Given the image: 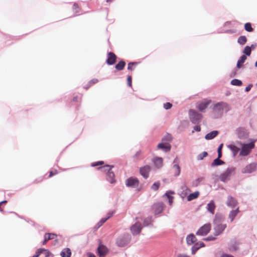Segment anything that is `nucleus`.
Returning <instances> with one entry per match:
<instances>
[{"mask_svg":"<svg viewBox=\"0 0 257 257\" xmlns=\"http://www.w3.org/2000/svg\"><path fill=\"white\" fill-rule=\"evenodd\" d=\"M231 109L230 105L224 101L218 102L214 105L213 111L217 117L221 116L223 112L227 113Z\"/></svg>","mask_w":257,"mask_h":257,"instance_id":"1","label":"nucleus"},{"mask_svg":"<svg viewBox=\"0 0 257 257\" xmlns=\"http://www.w3.org/2000/svg\"><path fill=\"white\" fill-rule=\"evenodd\" d=\"M213 223L215 225L214 227V235L218 236L221 234L226 228V224L221 223L220 222V220L216 215L215 216Z\"/></svg>","mask_w":257,"mask_h":257,"instance_id":"2","label":"nucleus"},{"mask_svg":"<svg viewBox=\"0 0 257 257\" xmlns=\"http://www.w3.org/2000/svg\"><path fill=\"white\" fill-rule=\"evenodd\" d=\"M113 167V166L105 165L103 167H99V169H101L102 171L106 173V179L110 183L112 184L115 182L114 174L111 171V169Z\"/></svg>","mask_w":257,"mask_h":257,"instance_id":"3","label":"nucleus"},{"mask_svg":"<svg viewBox=\"0 0 257 257\" xmlns=\"http://www.w3.org/2000/svg\"><path fill=\"white\" fill-rule=\"evenodd\" d=\"M131 235L128 233H125L119 236L116 239V244L120 247L126 245L131 240Z\"/></svg>","mask_w":257,"mask_h":257,"instance_id":"4","label":"nucleus"},{"mask_svg":"<svg viewBox=\"0 0 257 257\" xmlns=\"http://www.w3.org/2000/svg\"><path fill=\"white\" fill-rule=\"evenodd\" d=\"M189 115L191 121L194 124L199 123L202 117L201 114L193 109L189 110Z\"/></svg>","mask_w":257,"mask_h":257,"instance_id":"5","label":"nucleus"},{"mask_svg":"<svg viewBox=\"0 0 257 257\" xmlns=\"http://www.w3.org/2000/svg\"><path fill=\"white\" fill-rule=\"evenodd\" d=\"M234 167H229L225 172L220 174L219 178L221 181L225 183L230 179L231 175L235 171Z\"/></svg>","mask_w":257,"mask_h":257,"instance_id":"6","label":"nucleus"},{"mask_svg":"<svg viewBox=\"0 0 257 257\" xmlns=\"http://www.w3.org/2000/svg\"><path fill=\"white\" fill-rule=\"evenodd\" d=\"M254 147V144L253 142L242 144L239 155L241 156H247Z\"/></svg>","mask_w":257,"mask_h":257,"instance_id":"7","label":"nucleus"},{"mask_svg":"<svg viewBox=\"0 0 257 257\" xmlns=\"http://www.w3.org/2000/svg\"><path fill=\"white\" fill-rule=\"evenodd\" d=\"M257 170V163L252 162L248 165H247L244 168L242 169L241 172L243 174H250Z\"/></svg>","mask_w":257,"mask_h":257,"instance_id":"8","label":"nucleus"},{"mask_svg":"<svg viewBox=\"0 0 257 257\" xmlns=\"http://www.w3.org/2000/svg\"><path fill=\"white\" fill-rule=\"evenodd\" d=\"M211 229V224L206 223L201 227L196 232V235L204 236L208 234Z\"/></svg>","mask_w":257,"mask_h":257,"instance_id":"9","label":"nucleus"},{"mask_svg":"<svg viewBox=\"0 0 257 257\" xmlns=\"http://www.w3.org/2000/svg\"><path fill=\"white\" fill-rule=\"evenodd\" d=\"M139 184L138 179L134 177H130L125 180V185L128 187L137 188Z\"/></svg>","mask_w":257,"mask_h":257,"instance_id":"10","label":"nucleus"},{"mask_svg":"<svg viewBox=\"0 0 257 257\" xmlns=\"http://www.w3.org/2000/svg\"><path fill=\"white\" fill-rule=\"evenodd\" d=\"M150 171L151 167L148 165L145 166L140 169V174L145 179L149 177Z\"/></svg>","mask_w":257,"mask_h":257,"instance_id":"11","label":"nucleus"},{"mask_svg":"<svg viewBox=\"0 0 257 257\" xmlns=\"http://www.w3.org/2000/svg\"><path fill=\"white\" fill-rule=\"evenodd\" d=\"M142 228V225L140 222H136L131 228V230L133 235L139 234Z\"/></svg>","mask_w":257,"mask_h":257,"instance_id":"12","label":"nucleus"},{"mask_svg":"<svg viewBox=\"0 0 257 257\" xmlns=\"http://www.w3.org/2000/svg\"><path fill=\"white\" fill-rule=\"evenodd\" d=\"M164 204L162 202H158L153 205L155 214L157 215L161 213L164 210Z\"/></svg>","mask_w":257,"mask_h":257,"instance_id":"13","label":"nucleus"},{"mask_svg":"<svg viewBox=\"0 0 257 257\" xmlns=\"http://www.w3.org/2000/svg\"><path fill=\"white\" fill-rule=\"evenodd\" d=\"M210 103V100H203L197 103V107L200 111L204 112Z\"/></svg>","mask_w":257,"mask_h":257,"instance_id":"14","label":"nucleus"},{"mask_svg":"<svg viewBox=\"0 0 257 257\" xmlns=\"http://www.w3.org/2000/svg\"><path fill=\"white\" fill-rule=\"evenodd\" d=\"M238 202L236 199L231 196H228L227 198L226 205L230 208H234L237 204Z\"/></svg>","mask_w":257,"mask_h":257,"instance_id":"15","label":"nucleus"},{"mask_svg":"<svg viewBox=\"0 0 257 257\" xmlns=\"http://www.w3.org/2000/svg\"><path fill=\"white\" fill-rule=\"evenodd\" d=\"M116 56L112 52H109L108 53V57L106 60V63L109 65L114 64L116 61Z\"/></svg>","mask_w":257,"mask_h":257,"instance_id":"16","label":"nucleus"},{"mask_svg":"<svg viewBox=\"0 0 257 257\" xmlns=\"http://www.w3.org/2000/svg\"><path fill=\"white\" fill-rule=\"evenodd\" d=\"M97 252L99 257H104L107 252V248L103 245H100L97 248Z\"/></svg>","mask_w":257,"mask_h":257,"instance_id":"17","label":"nucleus"},{"mask_svg":"<svg viewBox=\"0 0 257 257\" xmlns=\"http://www.w3.org/2000/svg\"><path fill=\"white\" fill-rule=\"evenodd\" d=\"M236 134L239 139H244L247 137V133L245 128L242 127L238 128L236 131Z\"/></svg>","mask_w":257,"mask_h":257,"instance_id":"18","label":"nucleus"},{"mask_svg":"<svg viewBox=\"0 0 257 257\" xmlns=\"http://www.w3.org/2000/svg\"><path fill=\"white\" fill-rule=\"evenodd\" d=\"M186 241L187 244L189 245H194L195 243L198 242L196 236L193 234H190L187 236Z\"/></svg>","mask_w":257,"mask_h":257,"instance_id":"19","label":"nucleus"},{"mask_svg":"<svg viewBox=\"0 0 257 257\" xmlns=\"http://www.w3.org/2000/svg\"><path fill=\"white\" fill-rule=\"evenodd\" d=\"M153 162H154L156 167L158 169L161 168L163 166V160L161 157H156L154 158Z\"/></svg>","mask_w":257,"mask_h":257,"instance_id":"20","label":"nucleus"},{"mask_svg":"<svg viewBox=\"0 0 257 257\" xmlns=\"http://www.w3.org/2000/svg\"><path fill=\"white\" fill-rule=\"evenodd\" d=\"M215 207L216 206L213 200H211L207 204L206 209L209 212L212 214H214Z\"/></svg>","mask_w":257,"mask_h":257,"instance_id":"21","label":"nucleus"},{"mask_svg":"<svg viewBox=\"0 0 257 257\" xmlns=\"http://www.w3.org/2000/svg\"><path fill=\"white\" fill-rule=\"evenodd\" d=\"M157 147L159 149L163 150L165 152H169L171 150V146L166 143H160Z\"/></svg>","mask_w":257,"mask_h":257,"instance_id":"22","label":"nucleus"},{"mask_svg":"<svg viewBox=\"0 0 257 257\" xmlns=\"http://www.w3.org/2000/svg\"><path fill=\"white\" fill-rule=\"evenodd\" d=\"M239 212V208H237L235 210H232L229 212L228 218L230 219L231 222H232L234 220V218L237 215Z\"/></svg>","mask_w":257,"mask_h":257,"instance_id":"23","label":"nucleus"},{"mask_svg":"<svg viewBox=\"0 0 257 257\" xmlns=\"http://www.w3.org/2000/svg\"><path fill=\"white\" fill-rule=\"evenodd\" d=\"M204 243L203 242L200 241L199 242L195 243V244L192 247V253L195 254V252L201 247L204 246Z\"/></svg>","mask_w":257,"mask_h":257,"instance_id":"24","label":"nucleus"},{"mask_svg":"<svg viewBox=\"0 0 257 257\" xmlns=\"http://www.w3.org/2000/svg\"><path fill=\"white\" fill-rule=\"evenodd\" d=\"M172 172L174 174V176H178L180 174L181 168L179 165L177 164H173L172 169Z\"/></svg>","mask_w":257,"mask_h":257,"instance_id":"25","label":"nucleus"},{"mask_svg":"<svg viewBox=\"0 0 257 257\" xmlns=\"http://www.w3.org/2000/svg\"><path fill=\"white\" fill-rule=\"evenodd\" d=\"M218 133L219 132L217 131H212L206 134L205 138L207 140H212L216 137L218 135Z\"/></svg>","mask_w":257,"mask_h":257,"instance_id":"26","label":"nucleus"},{"mask_svg":"<svg viewBox=\"0 0 257 257\" xmlns=\"http://www.w3.org/2000/svg\"><path fill=\"white\" fill-rule=\"evenodd\" d=\"M60 255L62 257H70L71 255V250L68 248H65L61 252Z\"/></svg>","mask_w":257,"mask_h":257,"instance_id":"27","label":"nucleus"},{"mask_svg":"<svg viewBox=\"0 0 257 257\" xmlns=\"http://www.w3.org/2000/svg\"><path fill=\"white\" fill-rule=\"evenodd\" d=\"M199 195V192L198 191H195L194 193L190 194L187 197V200L188 201H190L195 199H196Z\"/></svg>","mask_w":257,"mask_h":257,"instance_id":"28","label":"nucleus"},{"mask_svg":"<svg viewBox=\"0 0 257 257\" xmlns=\"http://www.w3.org/2000/svg\"><path fill=\"white\" fill-rule=\"evenodd\" d=\"M224 164L225 162L224 161L221 160L219 158H216L214 160L211 165V167H214L215 166L221 165Z\"/></svg>","mask_w":257,"mask_h":257,"instance_id":"29","label":"nucleus"},{"mask_svg":"<svg viewBox=\"0 0 257 257\" xmlns=\"http://www.w3.org/2000/svg\"><path fill=\"white\" fill-rule=\"evenodd\" d=\"M247 57L245 55H242L239 60L237 61L236 67L238 68H240L241 66V64H243L245 61L246 60Z\"/></svg>","mask_w":257,"mask_h":257,"instance_id":"30","label":"nucleus"},{"mask_svg":"<svg viewBox=\"0 0 257 257\" xmlns=\"http://www.w3.org/2000/svg\"><path fill=\"white\" fill-rule=\"evenodd\" d=\"M125 65V63L124 61L121 60L119 61L116 65H115V68L118 70H122Z\"/></svg>","mask_w":257,"mask_h":257,"instance_id":"31","label":"nucleus"},{"mask_svg":"<svg viewBox=\"0 0 257 257\" xmlns=\"http://www.w3.org/2000/svg\"><path fill=\"white\" fill-rule=\"evenodd\" d=\"M204 180V178L200 177L194 180L192 182V186L194 187L198 186L200 183Z\"/></svg>","mask_w":257,"mask_h":257,"instance_id":"32","label":"nucleus"},{"mask_svg":"<svg viewBox=\"0 0 257 257\" xmlns=\"http://www.w3.org/2000/svg\"><path fill=\"white\" fill-rule=\"evenodd\" d=\"M227 147L233 152L234 156L236 155L239 150L238 148L233 145H229Z\"/></svg>","mask_w":257,"mask_h":257,"instance_id":"33","label":"nucleus"},{"mask_svg":"<svg viewBox=\"0 0 257 257\" xmlns=\"http://www.w3.org/2000/svg\"><path fill=\"white\" fill-rule=\"evenodd\" d=\"M173 192H166L164 196H166L167 197L168 199V201H169V203L170 205H171L173 203V197L171 196L170 195V194H172Z\"/></svg>","mask_w":257,"mask_h":257,"instance_id":"34","label":"nucleus"},{"mask_svg":"<svg viewBox=\"0 0 257 257\" xmlns=\"http://www.w3.org/2000/svg\"><path fill=\"white\" fill-rule=\"evenodd\" d=\"M246 38L244 36H240L237 40V42L240 45H244L246 42Z\"/></svg>","mask_w":257,"mask_h":257,"instance_id":"35","label":"nucleus"},{"mask_svg":"<svg viewBox=\"0 0 257 257\" xmlns=\"http://www.w3.org/2000/svg\"><path fill=\"white\" fill-rule=\"evenodd\" d=\"M152 221V217L148 216L144 221V225L145 226H148L150 225Z\"/></svg>","mask_w":257,"mask_h":257,"instance_id":"36","label":"nucleus"},{"mask_svg":"<svg viewBox=\"0 0 257 257\" xmlns=\"http://www.w3.org/2000/svg\"><path fill=\"white\" fill-rule=\"evenodd\" d=\"M231 84L234 86H241L242 84V81L237 79H234L231 80Z\"/></svg>","mask_w":257,"mask_h":257,"instance_id":"37","label":"nucleus"},{"mask_svg":"<svg viewBox=\"0 0 257 257\" xmlns=\"http://www.w3.org/2000/svg\"><path fill=\"white\" fill-rule=\"evenodd\" d=\"M208 155V153L206 152H203L202 153L199 154L197 157V159L198 161L202 160L204 158L207 157Z\"/></svg>","mask_w":257,"mask_h":257,"instance_id":"38","label":"nucleus"},{"mask_svg":"<svg viewBox=\"0 0 257 257\" xmlns=\"http://www.w3.org/2000/svg\"><path fill=\"white\" fill-rule=\"evenodd\" d=\"M243 53L245 54V55H246L247 56H250L251 54V47L248 46L245 47Z\"/></svg>","mask_w":257,"mask_h":257,"instance_id":"39","label":"nucleus"},{"mask_svg":"<svg viewBox=\"0 0 257 257\" xmlns=\"http://www.w3.org/2000/svg\"><path fill=\"white\" fill-rule=\"evenodd\" d=\"M245 30L249 32H252L253 29L251 27V24L249 23H246L244 25Z\"/></svg>","mask_w":257,"mask_h":257,"instance_id":"40","label":"nucleus"},{"mask_svg":"<svg viewBox=\"0 0 257 257\" xmlns=\"http://www.w3.org/2000/svg\"><path fill=\"white\" fill-rule=\"evenodd\" d=\"M112 215V213L108 214V216L106 218H102L100 220V225H102L108 219H109Z\"/></svg>","mask_w":257,"mask_h":257,"instance_id":"41","label":"nucleus"},{"mask_svg":"<svg viewBox=\"0 0 257 257\" xmlns=\"http://www.w3.org/2000/svg\"><path fill=\"white\" fill-rule=\"evenodd\" d=\"M159 186H160V183L159 182H155L151 186V188L155 190V191H156L159 188Z\"/></svg>","mask_w":257,"mask_h":257,"instance_id":"42","label":"nucleus"},{"mask_svg":"<svg viewBox=\"0 0 257 257\" xmlns=\"http://www.w3.org/2000/svg\"><path fill=\"white\" fill-rule=\"evenodd\" d=\"M181 188H182V189L183 190V191H186V192H185L184 193V196H186L187 194V191H190V189L188 188V187L186 185H183L181 187Z\"/></svg>","mask_w":257,"mask_h":257,"instance_id":"43","label":"nucleus"},{"mask_svg":"<svg viewBox=\"0 0 257 257\" xmlns=\"http://www.w3.org/2000/svg\"><path fill=\"white\" fill-rule=\"evenodd\" d=\"M48 235V239H53L55 238L57 236V235L55 233H47Z\"/></svg>","mask_w":257,"mask_h":257,"instance_id":"44","label":"nucleus"},{"mask_svg":"<svg viewBox=\"0 0 257 257\" xmlns=\"http://www.w3.org/2000/svg\"><path fill=\"white\" fill-rule=\"evenodd\" d=\"M172 106V104L170 102H167L164 104V107L165 109H169Z\"/></svg>","mask_w":257,"mask_h":257,"instance_id":"45","label":"nucleus"},{"mask_svg":"<svg viewBox=\"0 0 257 257\" xmlns=\"http://www.w3.org/2000/svg\"><path fill=\"white\" fill-rule=\"evenodd\" d=\"M215 238H216L215 237H213L212 236H209L207 237L204 238V240L206 241H211L215 240Z\"/></svg>","mask_w":257,"mask_h":257,"instance_id":"46","label":"nucleus"},{"mask_svg":"<svg viewBox=\"0 0 257 257\" xmlns=\"http://www.w3.org/2000/svg\"><path fill=\"white\" fill-rule=\"evenodd\" d=\"M45 251H46V249L44 248H39L37 250L36 254H39V256L41 253H42L44 251L45 252Z\"/></svg>","mask_w":257,"mask_h":257,"instance_id":"47","label":"nucleus"},{"mask_svg":"<svg viewBox=\"0 0 257 257\" xmlns=\"http://www.w3.org/2000/svg\"><path fill=\"white\" fill-rule=\"evenodd\" d=\"M77 9H78V6L77 4L75 3L73 5V11H75V13L76 14H77L79 13V11L78 10H77Z\"/></svg>","mask_w":257,"mask_h":257,"instance_id":"48","label":"nucleus"},{"mask_svg":"<svg viewBox=\"0 0 257 257\" xmlns=\"http://www.w3.org/2000/svg\"><path fill=\"white\" fill-rule=\"evenodd\" d=\"M103 163H104V162L103 161H98V162H95V163L92 164V167L97 166L100 165H102V164H103Z\"/></svg>","mask_w":257,"mask_h":257,"instance_id":"49","label":"nucleus"},{"mask_svg":"<svg viewBox=\"0 0 257 257\" xmlns=\"http://www.w3.org/2000/svg\"><path fill=\"white\" fill-rule=\"evenodd\" d=\"M136 64V63L135 62H130L128 64V66H127V69L128 70H133V68L132 67V66H133V65Z\"/></svg>","mask_w":257,"mask_h":257,"instance_id":"50","label":"nucleus"},{"mask_svg":"<svg viewBox=\"0 0 257 257\" xmlns=\"http://www.w3.org/2000/svg\"><path fill=\"white\" fill-rule=\"evenodd\" d=\"M127 84L129 86H132V77L131 76H128L127 78Z\"/></svg>","mask_w":257,"mask_h":257,"instance_id":"51","label":"nucleus"},{"mask_svg":"<svg viewBox=\"0 0 257 257\" xmlns=\"http://www.w3.org/2000/svg\"><path fill=\"white\" fill-rule=\"evenodd\" d=\"M165 139L168 141H170L172 140V137L170 135H168L166 137L163 138L162 141H164Z\"/></svg>","mask_w":257,"mask_h":257,"instance_id":"52","label":"nucleus"},{"mask_svg":"<svg viewBox=\"0 0 257 257\" xmlns=\"http://www.w3.org/2000/svg\"><path fill=\"white\" fill-rule=\"evenodd\" d=\"M48 240H50V239H48V235H47V233H46V234L44 235V241H43L42 244H45L47 243V241Z\"/></svg>","mask_w":257,"mask_h":257,"instance_id":"53","label":"nucleus"},{"mask_svg":"<svg viewBox=\"0 0 257 257\" xmlns=\"http://www.w3.org/2000/svg\"><path fill=\"white\" fill-rule=\"evenodd\" d=\"M98 82V80L97 79H93L91 81L89 82V84H90L91 85L92 84H95Z\"/></svg>","mask_w":257,"mask_h":257,"instance_id":"54","label":"nucleus"},{"mask_svg":"<svg viewBox=\"0 0 257 257\" xmlns=\"http://www.w3.org/2000/svg\"><path fill=\"white\" fill-rule=\"evenodd\" d=\"M252 86V84L248 85L247 86H246L245 87V91L246 92H248L251 89Z\"/></svg>","mask_w":257,"mask_h":257,"instance_id":"55","label":"nucleus"},{"mask_svg":"<svg viewBox=\"0 0 257 257\" xmlns=\"http://www.w3.org/2000/svg\"><path fill=\"white\" fill-rule=\"evenodd\" d=\"M194 130L197 131V132H200L201 130L200 126L199 125H195L194 127Z\"/></svg>","mask_w":257,"mask_h":257,"instance_id":"56","label":"nucleus"},{"mask_svg":"<svg viewBox=\"0 0 257 257\" xmlns=\"http://www.w3.org/2000/svg\"><path fill=\"white\" fill-rule=\"evenodd\" d=\"M223 146V144H221L219 145V146L218 147V149H217V152H222V149Z\"/></svg>","mask_w":257,"mask_h":257,"instance_id":"57","label":"nucleus"},{"mask_svg":"<svg viewBox=\"0 0 257 257\" xmlns=\"http://www.w3.org/2000/svg\"><path fill=\"white\" fill-rule=\"evenodd\" d=\"M177 257H189V256L185 254H179L178 255Z\"/></svg>","mask_w":257,"mask_h":257,"instance_id":"58","label":"nucleus"},{"mask_svg":"<svg viewBox=\"0 0 257 257\" xmlns=\"http://www.w3.org/2000/svg\"><path fill=\"white\" fill-rule=\"evenodd\" d=\"M46 253V257H48L49 255L51 254L50 252L46 249V251H45Z\"/></svg>","mask_w":257,"mask_h":257,"instance_id":"59","label":"nucleus"},{"mask_svg":"<svg viewBox=\"0 0 257 257\" xmlns=\"http://www.w3.org/2000/svg\"><path fill=\"white\" fill-rule=\"evenodd\" d=\"M218 153V157L217 158H220L222 157V152H217Z\"/></svg>","mask_w":257,"mask_h":257,"instance_id":"60","label":"nucleus"},{"mask_svg":"<svg viewBox=\"0 0 257 257\" xmlns=\"http://www.w3.org/2000/svg\"><path fill=\"white\" fill-rule=\"evenodd\" d=\"M88 257H96V256L93 254V253H89L88 254Z\"/></svg>","mask_w":257,"mask_h":257,"instance_id":"61","label":"nucleus"},{"mask_svg":"<svg viewBox=\"0 0 257 257\" xmlns=\"http://www.w3.org/2000/svg\"><path fill=\"white\" fill-rule=\"evenodd\" d=\"M255 47H256L255 44H252L250 47H251V49H254L255 48Z\"/></svg>","mask_w":257,"mask_h":257,"instance_id":"62","label":"nucleus"},{"mask_svg":"<svg viewBox=\"0 0 257 257\" xmlns=\"http://www.w3.org/2000/svg\"><path fill=\"white\" fill-rule=\"evenodd\" d=\"M54 175V173H53V171H52L50 172V175H49V177H52V176H53Z\"/></svg>","mask_w":257,"mask_h":257,"instance_id":"63","label":"nucleus"},{"mask_svg":"<svg viewBox=\"0 0 257 257\" xmlns=\"http://www.w3.org/2000/svg\"><path fill=\"white\" fill-rule=\"evenodd\" d=\"M91 86L90 84H89V83L88 84V85L87 86H84V88L86 89H87L90 86Z\"/></svg>","mask_w":257,"mask_h":257,"instance_id":"64","label":"nucleus"}]
</instances>
